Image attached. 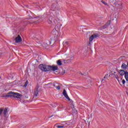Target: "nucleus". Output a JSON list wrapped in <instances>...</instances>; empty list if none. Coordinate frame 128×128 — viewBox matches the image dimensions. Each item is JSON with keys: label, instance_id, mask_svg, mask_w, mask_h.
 <instances>
[{"label": "nucleus", "instance_id": "nucleus-17", "mask_svg": "<svg viewBox=\"0 0 128 128\" xmlns=\"http://www.w3.org/2000/svg\"><path fill=\"white\" fill-rule=\"evenodd\" d=\"M63 44L65 46H70V44H69L68 42H64Z\"/></svg>", "mask_w": 128, "mask_h": 128}, {"label": "nucleus", "instance_id": "nucleus-9", "mask_svg": "<svg viewBox=\"0 0 128 128\" xmlns=\"http://www.w3.org/2000/svg\"><path fill=\"white\" fill-rule=\"evenodd\" d=\"M114 78H116L117 80L118 84H120V78H122L120 77V74H114Z\"/></svg>", "mask_w": 128, "mask_h": 128}, {"label": "nucleus", "instance_id": "nucleus-29", "mask_svg": "<svg viewBox=\"0 0 128 128\" xmlns=\"http://www.w3.org/2000/svg\"><path fill=\"white\" fill-rule=\"evenodd\" d=\"M56 38H58V36H56Z\"/></svg>", "mask_w": 128, "mask_h": 128}, {"label": "nucleus", "instance_id": "nucleus-12", "mask_svg": "<svg viewBox=\"0 0 128 128\" xmlns=\"http://www.w3.org/2000/svg\"><path fill=\"white\" fill-rule=\"evenodd\" d=\"M119 74L120 76H124L126 74V70H119Z\"/></svg>", "mask_w": 128, "mask_h": 128}, {"label": "nucleus", "instance_id": "nucleus-18", "mask_svg": "<svg viewBox=\"0 0 128 128\" xmlns=\"http://www.w3.org/2000/svg\"><path fill=\"white\" fill-rule=\"evenodd\" d=\"M122 84H126V80H124V79L122 80V78H121L120 79V82H122Z\"/></svg>", "mask_w": 128, "mask_h": 128}, {"label": "nucleus", "instance_id": "nucleus-14", "mask_svg": "<svg viewBox=\"0 0 128 128\" xmlns=\"http://www.w3.org/2000/svg\"><path fill=\"white\" fill-rule=\"evenodd\" d=\"M54 126L56 128H64V125H58V124H56Z\"/></svg>", "mask_w": 128, "mask_h": 128}, {"label": "nucleus", "instance_id": "nucleus-1", "mask_svg": "<svg viewBox=\"0 0 128 128\" xmlns=\"http://www.w3.org/2000/svg\"><path fill=\"white\" fill-rule=\"evenodd\" d=\"M20 98L22 95L20 93L10 92L8 94L4 95L2 98Z\"/></svg>", "mask_w": 128, "mask_h": 128}, {"label": "nucleus", "instance_id": "nucleus-6", "mask_svg": "<svg viewBox=\"0 0 128 128\" xmlns=\"http://www.w3.org/2000/svg\"><path fill=\"white\" fill-rule=\"evenodd\" d=\"M96 38H98L97 34H93L92 36H91L89 38V44H90L94 39Z\"/></svg>", "mask_w": 128, "mask_h": 128}, {"label": "nucleus", "instance_id": "nucleus-7", "mask_svg": "<svg viewBox=\"0 0 128 128\" xmlns=\"http://www.w3.org/2000/svg\"><path fill=\"white\" fill-rule=\"evenodd\" d=\"M63 96L67 99L68 100H70V97H68V94H66V89H64L62 92Z\"/></svg>", "mask_w": 128, "mask_h": 128}, {"label": "nucleus", "instance_id": "nucleus-2", "mask_svg": "<svg viewBox=\"0 0 128 128\" xmlns=\"http://www.w3.org/2000/svg\"><path fill=\"white\" fill-rule=\"evenodd\" d=\"M40 68L42 72H50V66H46L42 64H40Z\"/></svg>", "mask_w": 128, "mask_h": 128}, {"label": "nucleus", "instance_id": "nucleus-19", "mask_svg": "<svg viewBox=\"0 0 128 128\" xmlns=\"http://www.w3.org/2000/svg\"><path fill=\"white\" fill-rule=\"evenodd\" d=\"M108 26L107 24H106L105 25H104L102 27V30H104V28H108Z\"/></svg>", "mask_w": 128, "mask_h": 128}, {"label": "nucleus", "instance_id": "nucleus-22", "mask_svg": "<svg viewBox=\"0 0 128 128\" xmlns=\"http://www.w3.org/2000/svg\"><path fill=\"white\" fill-rule=\"evenodd\" d=\"M56 90H60V86H56Z\"/></svg>", "mask_w": 128, "mask_h": 128}, {"label": "nucleus", "instance_id": "nucleus-30", "mask_svg": "<svg viewBox=\"0 0 128 128\" xmlns=\"http://www.w3.org/2000/svg\"><path fill=\"white\" fill-rule=\"evenodd\" d=\"M100 0V2H102L103 1V0Z\"/></svg>", "mask_w": 128, "mask_h": 128}, {"label": "nucleus", "instance_id": "nucleus-15", "mask_svg": "<svg viewBox=\"0 0 128 128\" xmlns=\"http://www.w3.org/2000/svg\"><path fill=\"white\" fill-rule=\"evenodd\" d=\"M124 78L128 82V72L126 70V73L124 74Z\"/></svg>", "mask_w": 128, "mask_h": 128}, {"label": "nucleus", "instance_id": "nucleus-23", "mask_svg": "<svg viewBox=\"0 0 128 128\" xmlns=\"http://www.w3.org/2000/svg\"><path fill=\"white\" fill-rule=\"evenodd\" d=\"M28 81L26 80L24 84V86H28Z\"/></svg>", "mask_w": 128, "mask_h": 128}, {"label": "nucleus", "instance_id": "nucleus-8", "mask_svg": "<svg viewBox=\"0 0 128 128\" xmlns=\"http://www.w3.org/2000/svg\"><path fill=\"white\" fill-rule=\"evenodd\" d=\"M128 68V62H127V64H126L123 63L121 66V68L122 70H126V68Z\"/></svg>", "mask_w": 128, "mask_h": 128}, {"label": "nucleus", "instance_id": "nucleus-27", "mask_svg": "<svg viewBox=\"0 0 128 128\" xmlns=\"http://www.w3.org/2000/svg\"><path fill=\"white\" fill-rule=\"evenodd\" d=\"M114 0H110V1L111 2H114Z\"/></svg>", "mask_w": 128, "mask_h": 128}, {"label": "nucleus", "instance_id": "nucleus-10", "mask_svg": "<svg viewBox=\"0 0 128 128\" xmlns=\"http://www.w3.org/2000/svg\"><path fill=\"white\" fill-rule=\"evenodd\" d=\"M22 40V38L20 35H18V36L15 38V42H20Z\"/></svg>", "mask_w": 128, "mask_h": 128}, {"label": "nucleus", "instance_id": "nucleus-26", "mask_svg": "<svg viewBox=\"0 0 128 128\" xmlns=\"http://www.w3.org/2000/svg\"><path fill=\"white\" fill-rule=\"evenodd\" d=\"M52 86H55V88H56V84H52Z\"/></svg>", "mask_w": 128, "mask_h": 128}, {"label": "nucleus", "instance_id": "nucleus-31", "mask_svg": "<svg viewBox=\"0 0 128 128\" xmlns=\"http://www.w3.org/2000/svg\"><path fill=\"white\" fill-rule=\"evenodd\" d=\"M50 118H52V116H51Z\"/></svg>", "mask_w": 128, "mask_h": 128}, {"label": "nucleus", "instance_id": "nucleus-4", "mask_svg": "<svg viewBox=\"0 0 128 128\" xmlns=\"http://www.w3.org/2000/svg\"><path fill=\"white\" fill-rule=\"evenodd\" d=\"M4 116H6V114H8V108H0V116H2V114Z\"/></svg>", "mask_w": 128, "mask_h": 128}, {"label": "nucleus", "instance_id": "nucleus-3", "mask_svg": "<svg viewBox=\"0 0 128 128\" xmlns=\"http://www.w3.org/2000/svg\"><path fill=\"white\" fill-rule=\"evenodd\" d=\"M37 44H39L40 46L46 48V46H50V44H52V42L47 40L44 43H42V42H40V41H38V42H37Z\"/></svg>", "mask_w": 128, "mask_h": 128}, {"label": "nucleus", "instance_id": "nucleus-33", "mask_svg": "<svg viewBox=\"0 0 128 128\" xmlns=\"http://www.w3.org/2000/svg\"><path fill=\"white\" fill-rule=\"evenodd\" d=\"M55 28H56V26H55Z\"/></svg>", "mask_w": 128, "mask_h": 128}, {"label": "nucleus", "instance_id": "nucleus-24", "mask_svg": "<svg viewBox=\"0 0 128 128\" xmlns=\"http://www.w3.org/2000/svg\"><path fill=\"white\" fill-rule=\"evenodd\" d=\"M106 24L108 26H110V20H108Z\"/></svg>", "mask_w": 128, "mask_h": 128}, {"label": "nucleus", "instance_id": "nucleus-25", "mask_svg": "<svg viewBox=\"0 0 128 128\" xmlns=\"http://www.w3.org/2000/svg\"><path fill=\"white\" fill-rule=\"evenodd\" d=\"M66 74V72L64 70H63L62 72V74Z\"/></svg>", "mask_w": 128, "mask_h": 128}, {"label": "nucleus", "instance_id": "nucleus-16", "mask_svg": "<svg viewBox=\"0 0 128 128\" xmlns=\"http://www.w3.org/2000/svg\"><path fill=\"white\" fill-rule=\"evenodd\" d=\"M56 64H57L58 66H62V60H58L56 62Z\"/></svg>", "mask_w": 128, "mask_h": 128}, {"label": "nucleus", "instance_id": "nucleus-5", "mask_svg": "<svg viewBox=\"0 0 128 128\" xmlns=\"http://www.w3.org/2000/svg\"><path fill=\"white\" fill-rule=\"evenodd\" d=\"M38 88H40V86H38V84L34 90V96H38Z\"/></svg>", "mask_w": 128, "mask_h": 128}, {"label": "nucleus", "instance_id": "nucleus-28", "mask_svg": "<svg viewBox=\"0 0 128 128\" xmlns=\"http://www.w3.org/2000/svg\"><path fill=\"white\" fill-rule=\"evenodd\" d=\"M52 32H53V34H54V30H53L52 31Z\"/></svg>", "mask_w": 128, "mask_h": 128}, {"label": "nucleus", "instance_id": "nucleus-20", "mask_svg": "<svg viewBox=\"0 0 128 128\" xmlns=\"http://www.w3.org/2000/svg\"><path fill=\"white\" fill-rule=\"evenodd\" d=\"M101 2H102L103 4H104L105 6H108V3H106V2L104 1V0L102 1Z\"/></svg>", "mask_w": 128, "mask_h": 128}, {"label": "nucleus", "instance_id": "nucleus-13", "mask_svg": "<svg viewBox=\"0 0 128 128\" xmlns=\"http://www.w3.org/2000/svg\"><path fill=\"white\" fill-rule=\"evenodd\" d=\"M35 38H38V40H40V38H42V34H36L35 35Z\"/></svg>", "mask_w": 128, "mask_h": 128}, {"label": "nucleus", "instance_id": "nucleus-11", "mask_svg": "<svg viewBox=\"0 0 128 128\" xmlns=\"http://www.w3.org/2000/svg\"><path fill=\"white\" fill-rule=\"evenodd\" d=\"M58 70V66H50V70H53L54 72L56 70Z\"/></svg>", "mask_w": 128, "mask_h": 128}, {"label": "nucleus", "instance_id": "nucleus-21", "mask_svg": "<svg viewBox=\"0 0 128 128\" xmlns=\"http://www.w3.org/2000/svg\"><path fill=\"white\" fill-rule=\"evenodd\" d=\"M108 78V74H106L104 76V80L106 79V78Z\"/></svg>", "mask_w": 128, "mask_h": 128}, {"label": "nucleus", "instance_id": "nucleus-34", "mask_svg": "<svg viewBox=\"0 0 128 128\" xmlns=\"http://www.w3.org/2000/svg\"><path fill=\"white\" fill-rule=\"evenodd\" d=\"M109 76H110V75Z\"/></svg>", "mask_w": 128, "mask_h": 128}, {"label": "nucleus", "instance_id": "nucleus-32", "mask_svg": "<svg viewBox=\"0 0 128 128\" xmlns=\"http://www.w3.org/2000/svg\"><path fill=\"white\" fill-rule=\"evenodd\" d=\"M88 122V124H90V122Z\"/></svg>", "mask_w": 128, "mask_h": 128}]
</instances>
